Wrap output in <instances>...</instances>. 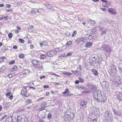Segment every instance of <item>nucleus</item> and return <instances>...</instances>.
Here are the masks:
<instances>
[{
	"instance_id": "nucleus-18",
	"label": "nucleus",
	"mask_w": 122,
	"mask_h": 122,
	"mask_svg": "<svg viewBox=\"0 0 122 122\" xmlns=\"http://www.w3.org/2000/svg\"><path fill=\"white\" fill-rule=\"evenodd\" d=\"M26 104H30L32 103V100L31 99H28L25 102Z\"/></svg>"
},
{
	"instance_id": "nucleus-64",
	"label": "nucleus",
	"mask_w": 122,
	"mask_h": 122,
	"mask_svg": "<svg viewBox=\"0 0 122 122\" xmlns=\"http://www.w3.org/2000/svg\"><path fill=\"white\" fill-rule=\"evenodd\" d=\"M30 48L32 49L33 48H34V46L33 45H30Z\"/></svg>"
},
{
	"instance_id": "nucleus-24",
	"label": "nucleus",
	"mask_w": 122,
	"mask_h": 122,
	"mask_svg": "<svg viewBox=\"0 0 122 122\" xmlns=\"http://www.w3.org/2000/svg\"><path fill=\"white\" fill-rule=\"evenodd\" d=\"M37 12L38 13H43L44 12V10L42 9H38L37 10Z\"/></svg>"
},
{
	"instance_id": "nucleus-49",
	"label": "nucleus",
	"mask_w": 122,
	"mask_h": 122,
	"mask_svg": "<svg viewBox=\"0 0 122 122\" xmlns=\"http://www.w3.org/2000/svg\"><path fill=\"white\" fill-rule=\"evenodd\" d=\"M6 69V67L4 66H3L1 68V70H2L3 71L5 70Z\"/></svg>"
},
{
	"instance_id": "nucleus-9",
	"label": "nucleus",
	"mask_w": 122,
	"mask_h": 122,
	"mask_svg": "<svg viewBox=\"0 0 122 122\" xmlns=\"http://www.w3.org/2000/svg\"><path fill=\"white\" fill-rule=\"evenodd\" d=\"M108 11L109 13L112 15H114L116 14L115 10L112 8H109Z\"/></svg>"
},
{
	"instance_id": "nucleus-47",
	"label": "nucleus",
	"mask_w": 122,
	"mask_h": 122,
	"mask_svg": "<svg viewBox=\"0 0 122 122\" xmlns=\"http://www.w3.org/2000/svg\"><path fill=\"white\" fill-rule=\"evenodd\" d=\"M76 43H77V44H79V43L80 42V41L79 40V39L78 38H77L76 39Z\"/></svg>"
},
{
	"instance_id": "nucleus-30",
	"label": "nucleus",
	"mask_w": 122,
	"mask_h": 122,
	"mask_svg": "<svg viewBox=\"0 0 122 122\" xmlns=\"http://www.w3.org/2000/svg\"><path fill=\"white\" fill-rule=\"evenodd\" d=\"M101 0L103 2H104L106 3V4H105H105H102L103 6L105 7H107V5L106 4H107V0Z\"/></svg>"
},
{
	"instance_id": "nucleus-62",
	"label": "nucleus",
	"mask_w": 122,
	"mask_h": 122,
	"mask_svg": "<svg viewBox=\"0 0 122 122\" xmlns=\"http://www.w3.org/2000/svg\"><path fill=\"white\" fill-rule=\"evenodd\" d=\"M7 115H5L3 117H2L1 119L0 120L1 121H2L6 117Z\"/></svg>"
},
{
	"instance_id": "nucleus-50",
	"label": "nucleus",
	"mask_w": 122,
	"mask_h": 122,
	"mask_svg": "<svg viewBox=\"0 0 122 122\" xmlns=\"http://www.w3.org/2000/svg\"><path fill=\"white\" fill-rule=\"evenodd\" d=\"M11 93V92H9L6 93L5 94L6 95L7 97H8L10 95Z\"/></svg>"
},
{
	"instance_id": "nucleus-43",
	"label": "nucleus",
	"mask_w": 122,
	"mask_h": 122,
	"mask_svg": "<svg viewBox=\"0 0 122 122\" xmlns=\"http://www.w3.org/2000/svg\"><path fill=\"white\" fill-rule=\"evenodd\" d=\"M15 63V61L12 60L9 63V65H12L13 64H14Z\"/></svg>"
},
{
	"instance_id": "nucleus-19",
	"label": "nucleus",
	"mask_w": 122,
	"mask_h": 122,
	"mask_svg": "<svg viewBox=\"0 0 122 122\" xmlns=\"http://www.w3.org/2000/svg\"><path fill=\"white\" fill-rule=\"evenodd\" d=\"M67 115L68 116V117H70V119H71L72 120L73 119V118L74 117V115L73 113H71L70 114H68V113Z\"/></svg>"
},
{
	"instance_id": "nucleus-25",
	"label": "nucleus",
	"mask_w": 122,
	"mask_h": 122,
	"mask_svg": "<svg viewBox=\"0 0 122 122\" xmlns=\"http://www.w3.org/2000/svg\"><path fill=\"white\" fill-rule=\"evenodd\" d=\"M101 97H101V102H104L106 99L107 97L106 96L104 97H102V96L101 95Z\"/></svg>"
},
{
	"instance_id": "nucleus-32",
	"label": "nucleus",
	"mask_w": 122,
	"mask_h": 122,
	"mask_svg": "<svg viewBox=\"0 0 122 122\" xmlns=\"http://www.w3.org/2000/svg\"><path fill=\"white\" fill-rule=\"evenodd\" d=\"M46 57V55L44 54H41L40 56V58L41 59H44Z\"/></svg>"
},
{
	"instance_id": "nucleus-8",
	"label": "nucleus",
	"mask_w": 122,
	"mask_h": 122,
	"mask_svg": "<svg viewBox=\"0 0 122 122\" xmlns=\"http://www.w3.org/2000/svg\"><path fill=\"white\" fill-rule=\"evenodd\" d=\"M68 112H69L68 111H66L65 112L66 113L65 114L63 117L64 120L66 122H68L69 120L70 119V117H68V116L67 115V113H68Z\"/></svg>"
},
{
	"instance_id": "nucleus-51",
	"label": "nucleus",
	"mask_w": 122,
	"mask_h": 122,
	"mask_svg": "<svg viewBox=\"0 0 122 122\" xmlns=\"http://www.w3.org/2000/svg\"><path fill=\"white\" fill-rule=\"evenodd\" d=\"M11 6V5L10 4H6L5 5V7L6 8H10Z\"/></svg>"
},
{
	"instance_id": "nucleus-31",
	"label": "nucleus",
	"mask_w": 122,
	"mask_h": 122,
	"mask_svg": "<svg viewBox=\"0 0 122 122\" xmlns=\"http://www.w3.org/2000/svg\"><path fill=\"white\" fill-rule=\"evenodd\" d=\"M52 117L51 114L50 113H49L47 115L48 119H50Z\"/></svg>"
},
{
	"instance_id": "nucleus-22",
	"label": "nucleus",
	"mask_w": 122,
	"mask_h": 122,
	"mask_svg": "<svg viewBox=\"0 0 122 122\" xmlns=\"http://www.w3.org/2000/svg\"><path fill=\"white\" fill-rule=\"evenodd\" d=\"M92 73L95 75V76H97L98 74V73L97 71L95 69H92Z\"/></svg>"
},
{
	"instance_id": "nucleus-61",
	"label": "nucleus",
	"mask_w": 122,
	"mask_h": 122,
	"mask_svg": "<svg viewBox=\"0 0 122 122\" xmlns=\"http://www.w3.org/2000/svg\"><path fill=\"white\" fill-rule=\"evenodd\" d=\"M78 20L79 21H82L83 20V19L82 18H78Z\"/></svg>"
},
{
	"instance_id": "nucleus-17",
	"label": "nucleus",
	"mask_w": 122,
	"mask_h": 122,
	"mask_svg": "<svg viewBox=\"0 0 122 122\" xmlns=\"http://www.w3.org/2000/svg\"><path fill=\"white\" fill-rule=\"evenodd\" d=\"M5 122H13L12 120V117H10L7 118L5 121Z\"/></svg>"
},
{
	"instance_id": "nucleus-26",
	"label": "nucleus",
	"mask_w": 122,
	"mask_h": 122,
	"mask_svg": "<svg viewBox=\"0 0 122 122\" xmlns=\"http://www.w3.org/2000/svg\"><path fill=\"white\" fill-rule=\"evenodd\" d=\"M72 73H70L68 72H63L62 74H63L64 75H71L72 74Z\"/></svg>"
},
{
	"instance_id": "nucleus-20",
	"label": "nucleus",
	"mask_w": 122,
	"mask_h": 122,
	"mask_svg": "<svg viewBox=\"0 0 122 122\" xmlns=\"http://www.w3.org/2000/svg\"><path fill=\"white\" fill-rule=\"evenodd\" d=\"M30 71L29 70L26 69L23 73L24 74H25L26 75H27L30 73Z\"/></svg>"
},
{
	"instance_id": "nucleus-29",
	"label": "nucleus",
	"mask_w": 122,
	"mask_h": 122,
	"mask_svg": "<svg viewBox=\"0 0 122 122\" xmlns=\"http://www.w3.org/2000/svg\"><path fill=\"white\" fill-rule=\"evenodd\" d=\"M69 91L68 88H66L65 90V91L62 92V94H66L67 93H69Z\"/></svg>"
},
{
	"instance_id": "nucleus-33",
	"label": "nucleus",
	"mask_w": 122,
	"mask_h": 122,
	"mask_svg": "<svg viewBox=\"0 0 122 122\" xmlns=\"http://www.w3.org/2000/svg\"><path fill=\"white\" fill-rule=\"evenodd\" d=\"M113 112L115 114L117 115H119L120 113L118 111H117L116 110L114 109L113 110Z\"/></svg>"
},
{
	"instance_id": "nucleus-46",
	"label": "nucleus",
	"mask_w": 122,
	"mask_h": 122,
	"mask_svg": "<svg viewBox=\"0 0 122 122\" xmlns=\"http://www.w3.org/2000/svg\"><path fill=\"white\" fill-rule=\"evenodd\" d=\"M30 95V94L28 93H27V92H26L25 93V94H24V96L25 97H27Z\"/></svg>"
},
{
	"instance_id": "nucleus-13",
	"label": "nucleus",
	"mask_w": 122,
	"mask_h": 122,
	"mask_svg": "<svg viewBox=\"0 0 122 122\" xmlns=\"http://www.w3.org/2000/svg\"><path fill=\"white\" fill-rule=\"evenodd\" d=\"M11 117L13 122H19V119H18V116L16 117L12 116Z\"/></svg>"
},
{
	"instance_id": "nucleus-35",
	"label": "nucleus",
	"mask_w": 122,
	"mask_h": 122,
	"mask_svg": "<svg viewBox=\"0 0 122 122\" xmlns=\"http://www.w3.org/2000/svg\"><path fill=\"white\" fill-rule=\"evenodd\" d=\"M19 42L22 43H24V40L23 39L21 38L19 39Z\"/></svg>"
},
{
	"instance_id": "nucleus-48",
	"label": "nucleus",
	"mask_w": 122,
	"mask_h": 122,
	"mask_svg": "<svg viewBox=\"0 0 122 122\" xmlns=\"http://www.w3.org/2000/svg\"><path fill=\"white\" fill-rule=\"evenodd\" d=\"M77 33L76 31H74L72 34V37H73L74 36H75Z\"/></svg>"
},
{
	"instance_id": "nucleus-57",
	"label": "nucleus",
	"mask_w": 122,
	"mask_h": 122,
	"mask_svg": "<svg viewBox=\"0 0 122 122\" xmlns=\"http://www.w3.org/2000/svg\"><path fill=\"white\" fill-rule=\"evenodd\" d=\"M90 23L92 25L94 24L95 23V21L94 20H92V21Z\"/></svg>"
},
{
	"instance_id": "nucleus-12",
	"label": "nucleus",
	"mask_w": 122,
	"mask_h": 122,
	"mask_svg": "<svg viewBox=\"0 0 122 122\" xmlns=\"http://www.w3.org/2000/svg\"><path fill=\"white\" fill-rule=\"evenodd\" d=\"M46 54L49 57H52L54 56L55 55L54 51H51L46 53Z\"/></svg>"
},
{
	"instance_id": "nucleus-36",
	"label": "nucleus",
	"mask_w": 122,
	"mask_h": 122,
	"mask_svg": "<svg viewBox=\"0 0 122 122\" xmlns=\"http://www.w3.org/2000/svg\"><path fill=\"white\" fill-rule=\"evenodd\" d=\"M17 69V66H14L12 70V71H16Z\"/></svg>"
},
{
	"instance_id": "nucleus-16",
	"label": "nucleus",
	"mask_w": 122,
	"mask_h": 122,
	"mask_svg": "<svg viewBox=\"0 0 122 122\" xmlns=\"http://www.w3.org/2000/svg\"><path fill=\"white\" fill-rule=\"evenodd\" d=\"M92 43L90 42H87L85 44V46L86 47H90V46L92 45Z\"/></svg>"
},
{
	"instance_id": "nucleus-21",
	"label": "nucleus",
	"mask_w": 122,
	"mask_h": 122,
	"mask_svg": "<svg viewBox=\"0 0 122 122\" xmlns=\"http://www.w3.org/2000/svg\"><path fill=\"white\" fill-rule=\"evenodd\" d=\"M7 50V48L6 46H3L2 49L1 50V51L2 52H4Z\"/></svg>"
},
{
	"instance_id": "nucleus-45",
	"label": "nucleus",
	"mask_w": 122,
	"mask_h": 122,
	"mask_svg": "<svg viewBox=\"0 0 122 122\" xmlns=\"http://www.w3.org/2000/svg\"><path fill=\"white\" fill-rule=\"evenodd\" d=\"M32 14L33 15H35L36 14V12L35 10H33L31 11Z\"/></svg>"
},
{
	"instance_id": "nucleus-53",
	"label": "nucleus",
	"mask_w": 122,
	"mask_h": 122,
	"mask_svg": "<svg viewBox=\"0 0 122 122\" xmlns=\"http://www.w3.org/2000/svg\"><path fill=\"white\" fill-rule=\"evenodd\" d=\"M100 9L104 12H106L107 11L106 9L105 8H101Z\"/></svg>"
},
{
	"instance_id": "nucleus-40",
	"label": "nucleus",
	"mask_w": 122,
	"mask_h": 122,
	"mask_svg": "<svg viewBox=\"0 0 122 122\" xmlns=\"http://www.w3.org/2000/svg\"><path fill=\"white\" fill-rule=\"evenodd\" d=\"M71 72H72L74 74H75L76 75V74L77 73V74H78L79 73L78 71H77L76 70V71H71Z\"/></svg>"
},
{
	"instance_id": "nucleus-4",
	"label": "nucleus",
	"mask_w": 122,
	"mask_h": 122,
	"mask_svg": "<svg viewBox=\"0 0 122 122\" xmlns=\"http://www.w3.org/2000/svg\"><path fill=\"white\" fill-rule=\"evenodd\" d=\"M116 93L117 99L119 101H122V93L121 92H120L119 91H116Z\"/></svg>"
},
{
	"instance_id": "nucleus-39",
	"label": "nucleus",
	"mask_w": 122,
	"mask_h": 122,
	"mask_svg": "<svg viewBox=\"0 0 122 122\" xmlns=\"http://www.w3.org/2000/svg\"><path fill=\"white\" fill-rule=\"evenodd\" d=\"M111 51V50L110 49V47L107 46V53H110Z\"/></svg>"
},
{
	"instance_id": "nucleus-41",
	"label": "nucleus",
	"mask_w": 122,
	"mask_h": 122,
	"mask_svg": "<svg viewBox=\"0 0 122 122\" xmlns=\"http://www.w3.org/2000/svg\"><path fill=\"white\" fill-rule=\"evenodd\" d=\"M72 43V42L70 41H68L66 43V45L70 46L71 45Z\"/></svg>"
},
{
	"instance_id": "nucleus-42",
	"label": "nucleus",
	"mask_w": 122,
	"mask_h": 122,
	"mask_svg": "<svg viewBox=\"0 0 122 122\" xmlns=\"http://www.w3.org/2000/svg\"><path fill=\"white\" fill-rule=\"evenodd\" d=\"M8 36L9 38H11L12 37L13 34L11 33H10L9 34Z\"/></svg>"
},
{
	"instance_id": "nucleus-10",
	"label": "nucleus",
	"mask_w": 122,
	"mask_h": 122,
	"mask_svg": "<svg viewBox=\"0 0 122 122\" xmlns=\"http://www.w3.org/2000/svg\"><path fill=\"white\" fill-rule=\"evenodd\" d=\"M87 102L85 101H82L80 102V105L82 108H85L86 107Z\"/></svg>"
},
{
	"instance_id": "nucleus-23",
	"label": "nucleus",
	"mask_w": 122,
	"mask_h": 122,
	"mask_svg": "<svg viewBox=\"0 0 122 122\" xmlns=\"http://www.w3.org/2000/svg\"><path fill=\"white\" fill-rule=\"evenodd\" d=\"M76 70L77 71H78L79 73V72H81L82 71L81 66V65H79L78 66Z\"/></svg>"
},
{
	"instance_id": "nucleus-15",
	"label": "nucleus",
	"mask_w": 122,
	"mask_h": 122,
	"mask_svg": "<svg viewBox=\"0 0 122 122\" xmlns=\"http://www.w3.org/2000/svg\"><path fill=\"white\" fill-rule=\"evenodd\" d=\"M26 86H24V89H23L22 90L21 92V94L22 95H24L25 94V93L26 92Z\"/></svg>"
},
{
	"instance_id": "nucleus-3",
	"label": "nucleus",
	"mask_w": 122,
	"mask_h": 122,
	"mask_svg": "<svg viewBox=\"0 0 122 122\" xmlns=\"http://www.w3.org/2000/svg\"><path fill=\"white\" fill-rule=\"evenodd\" d=\"M112 112L110 111H107V122H113L112 117Z\"/></svg>"
},
{
	"instance_id": "nucleus-38",
	"label": "nucleus",
	"mask_w": 122,
	"mask_h": 122,
	"mask_svg": "<svg viewBox=\"0 0 122 122\" xmlns=\"http://www.w3.org/2000/svg\"><path fill=\"white\" fill-rule=\"evenodd\" d=\"M25 57L24 55L23 54H21L19 56V57L21 59Z\"/></svg>"
},
{
	"instance_id": "nucleus-58",
	"label": "nucleus",
	"mask_w": 122,
	"mask_h": 122,
	"mask_svg": "<svg viewBox=\"0 0 122 122\" xmlns=\"http://www.w3.org/2000/svg\"><path fill=\"white\" fill-rule=\"evenodd\" d=\"M78 87H79L80 88H81L83 89V90H85L86 89V88L85 87H84L83 86H78Z\"/></svg>"
},
{
	"instance_id": "nucleus-56",
	"label": "nucleus",
	"mask_w": 122,
	"mask_h": 122,
	"mask_svg": "<svg viewBox=\"0 0 122 122\" xmlns=\"http://www.w3.org/2000/svg\"><path fill=\"white\" fill-rule=\"evenodd\" d=\"M22 4V3L21 2H18L17 4L19 6H20Z\"/></svg>"
},
{
	"instance_id": "nucleus-37",
	"label": "nucleus",
	"mask_w": 122,
	"mask_h": 122,
	"mask_svg": "<svg viewBox=\"0 0 122 122\" xmlns=\"http://www.w3.org/2000/svg\"><path fill=\"white\" fill-rule=\"evenodd\" d=\"M49 76H51V75H52V76H59L57 75L56 74H55L53 72H51L49 73Z\"/></svg>"
},
{
	"instance_id": "nucleus-59",
	"label": "nucleus",
	"mask_w": 122,
	"mask_h": 122,
	"mask_svg": "<svg viewBox=\"0 0 122 122\" xmlns=\"http://www.w3.org/2000/svg\"><path fill=\"white\" fill-rule=\"evenodd\" d=\"M61 57H66V54H63L61 55Z\"/></svg>"
},
{
	"instance_id": "nucleus-11",
	"label": "nucleus",
	"mask_w": 122,
	"mask_h": 122,
	"mask_svg": "<svg viewBox=\"0 0 122 122\" xmlns=\"http://www.w3.org/2000/svg\"><path fill=\"white\" fill-rule=\"evenodd\" d=\"M89 86V87L91 89L92 92L94 93V92H96L97 90L96 87V86L92 85H87Z\"/></svg>"
},
{
	"instance_id": "nucleus-27",
	"label": "nucleus",
	"mask_w": 122,
	"mask_h": 122,
	"mask_svg": "<svg viewBox=\"0 0 122 122\" xmlns=\"http://www.w3.org/2000/svg\"><path fill=\"white\" fill-rule=\"evenodd\" d=\"M78 38L79 39V40H80V41H82L84 42H86L85 41H84L85 40V38L84 37H78Z\"/></svg>"
},
{
	"instance_id": "nucleus-14",
	"label": "nucleus",
	"mask_w": 122,
	"mask_h": 122,
	"mask_svg": "<svg viewBox=\"0 0 122 122\" xmlns=\"http://www.w3.org/2000/svg\"><path fill=\"white\" fill-rule=\"evenodd\" d=\"M48 45V43L44 41H42L40 43V45L41 47H43L44 46H47Z\"/></svg>"
},
{
	"instance_id": "nucleus-6",
	"label": "nucleus",
	"mask_w": 122,
	"mask_h": 122,
	"mask_svg": "<svg viewBox=\"0 0 122 122\" xmlns=\"http://www.w3.org/2000/svg\"><path fill=\"white\" fill-rule=\"evenodd\" d=\"M31 62L34 65H39V64L40 62V61L36 59H31L30 60Z\"/></svg>"
},
{
	"instance_id": "nucleus-55",
	"label": "nucleus",
	"mask_w": 122,
	"mask_h": 122,
	"mask_svg": "<svg viewBox=\"0 0 122 122\" xmlns=\"http://www.w3.org/2000/svg\"><path fill=\"white\" fill-rule=\"evenodd\" d=\"M105 83H106V82H105L104 81H103V82L102 83V85L103 86H104V87H106V84H104Z\"/></svg>"
},
{
	"instance_id": "nucleus-63",
	"label": "nucleus",
	"mask_w": 122,
	"mask_h": 122,
	"mask_svg": "<svg viewBox=\"0 0 122 122\" xmlns=\"http://www.w3.org/2000/svg\"><path fill=\"white\" fill-rule=\"evenodd\" d=\"M17 46L16 45H15L13 47V48L14 49H17Z\"/></svg>"
},
{
	"instance_id": "nucleus-28",
	"label": "nucleus",
	"mask_w": 122,
	"mask_h": 122,
	"mask_svg": "<svg viewBox=\"0 0 122 122\" xmlns=\"http://www.w3.org/2000/svg\"><path fill=\"white\" fill-rule=\"evenodd\" d=\"M102 50H105L106 52H107V46L106 45H103Z\"/></svg>"
},
{
	"instance_id": "nucleus-44",
	"label": "nucleus",
	"mask_w": 122,
	"mask_h": 122,
	"mask_svg": "<svg viewBox=\"0 0 122 122\" xmlns=\"http://www.w3.org/2000/svg\"><path fill=\"white\" fill-rule=\"evenodd\" d=\"M66 54V56H72V53L71 52H69Z\"/></svg>"
},
{
	"instance_id": "nucleus-52",
	"label": "nucleus",
	"mask_w": 122,
	"mask_h": 122,
	"mask_svg": "<svg viewBox=\"0 0 122 122\" xmlns=\"http://www.w3.org/2000/svg\"><path fill=\"white\" fill-rule=\"evenodd\" d=\"M59 49H60V48L55 49L54 51V53L55 52V53H56V52L59 51Z\"/></svg>"
},
{
	"instance_id": "nucleus-7",
	"label": "nucleus",
	"mask_w": 122,
	"mask_h": 122,
	"mask_svg": "<svg viewBox=\"0 0 122 122\" xmlns=\"http://www.w3.org/2000/svg\"><path fill=\"white\" fill-rule=\"evenodd\" d=\"M47 103L46 102L42 104L41 105V107H38V109H37V110H39L40 111H41L44 110L46 108L47 106H46V105Z\"/></svg>"
},
{
	"instance_id": "nucleus-54",
	"label": "nucleus",
	"mask_w": 122,
	"mask_h": 122,
	"mask_svg": "<svg viewBox=\"0 0 122 122\" xmlns=\"http://www.w3.org/2000/svg\"><path fill=\"white\" fill-rule=\"evenodd\" d=\"M79 80L81 82H83L84 80L83 79H82L81 78L79 77Z\"/></svg>"
},
{
	"instance_id": "nucleus-60",
	"label": "nucleus",
	"mask_w": 122,
	"mask_h": 122,
	"mask_svg": "<svg viewBox=\"0 0 122 122\" xmlns=\"http://www.w3.org/2000/svg\"><path fill=\"white\" fill-rule=\"evenodd\" d=\"M39 69H40V70L42 69L43 68V65H42L39 66Z\"/></svg>"
},
{
	"instance_id": "nucleus-5",
	"label": "nucleus",
	"mask_w": 122,
	"mask_h": 122,
	"mask_svg": "<svg viewBox=\"0 0 122 122\" xmlns=\"http://www.w3.org/2000/svg\"><path fill=\"white\" fill-rule=\"evenodd\" d=\"M19 122H27L28 121L26 117L22 118L20 116H18Z\"/></svg>"
},
{
	"instance_id": "nucleus-2",
	"label": "nucleus",
	"mask_w": 122,
	"mask_h": 122,
	"mask_svg": "<svg viewBox=\"0 0 122 122\" xmlns=\"http://www.w3.org/2000/svg\"><path fill=\"white\" fill-rule=\"evenodd\" d=\"M108 71L110 74V76H115L117 73L116 69L115 66H112L111 67Z\"/></svg>"
},
{
	"instance_id": "nucleus-1",
	"label": "nucleus",
	"mask_w": 122,
	"mask_h": 122,
	"mask_svg": "<svg viewBox=\"0 0 122 122\" xmlns=\"http://www.w3.org/2000/svg\"><path fill=\"white\" fill-rule=\"evenodd\" d=\"M101 92L100 90H98L93 93V97L94 98L97 100L96 101L99 102L100 101L99 98L101 97Z\"/></svg>"
},
{
	"instance_id": "nucleus-34",
	"label": "nucleus",
	"mask_w": 122,
	"mask_h": 122,
	"mask_svg": "<svg viewBox=\"0 0 122 122\" xmlns=\"http://www.w3.org/2000/svg\"><path fill=\"white\" fill-rule=\"evenodd\" d=\"M118 67L119 70L122 71V64H120Z\"/></svg>"
}]
</instances>
